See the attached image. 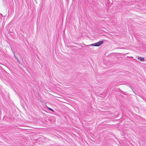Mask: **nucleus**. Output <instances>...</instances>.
I'll use <instances>...</instances> for the list:
<instances>
[{
	"label": "nucleus",
	"instance_id": "obj_1",
	"mask_svg": "<svg viewBox=\"0 0 146 146\" xmlns=\"http://www.w3.org/2000/svg\"><path fill=\"white\" fill-rule=\"evenodd\" d=\"M104 41L102 40L96 43L89 45L88 46H99L104 43Z\"/></svg>",
	"mask_w": 146,
	"mask_h": 146
},
{
	"label": "nucleus",
	"instance_id": "obj_2",
	"mask_svg": "<svg viewBox=\"0 0 146 146\" xmlns=\"http://www.w3.org/2000/svg\"><path fill=\"white\" fill-rule=\"evenodd\" d=\"M137 59L138 60H140L141 61H144L145 60L144 58H142L141 57L138 56Z\"/></svg>",
	"mask_w": 146,
	"mask_h": 146
},
{
	"label": "nucleus",
	"instance_id": "obj_3",
	"mask_svg": "<svg viewBox=\"0 0 146 146\" xmlns=\"http://www.w3.org/2000/svg\"><path fill=\"white\" fill-rule=\"evenodd\" d=\"M13 54H14V57L17 60V61L19 63H20L19 62L18 59V58L16 57V56H15V53L13 52Z\"/></svg>",
	"mask_w": 146,
	"mask_h": 146
},
{
	"label": "nucleus",
	"instance_id": "obj_4",
	"mask_svg": "<svg viewBox=\"0 0 146 146\" xmlns=\"http://www.w3.org/2000/svg\"><path fill=\"white\" fill-rule=\"evenodd\" d=\"M47 108H48V110H49L51 111H53V112L54 111V110L53 109L50 108L48 107H47Z\"/></svg>",
	"mask_w": 146,
	"mask_h": 146
},
{
	"label": "nucleus",
	"instance_id": "obj_5",
	"mask_svg": "<svg viewBox=\"0 0 146 146\" xmlns=\"http://www.w3.org/2000/svg\"><path fill=\"white\" fill-rule=\"evenodd\" d=\"M120 92L122 93H123V92H123L122 91V90H121L120 91Z\"/></svg>",
	"mask_w": 146,
	"mask_h": 146
}]
</instances>
